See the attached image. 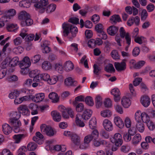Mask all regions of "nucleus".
Instances as JSON below:
<instances>
[{
	"label": "nucleus",
	"instance_id": "nucleus-13",
	"mask_svg": "<svg viewBox=\"0 0 155 155\" xmlns=\"http://www.w3.org/2000/svg\"><path fill=\"white\" fill-rule=\"evenodd\" d=\"M19 64L20 67L22 68H28L31 64L30 58L27 56L25 57Z\"/></svg>",
	"mask_w": 155,
	"mask_h": 155
},
{
	"label": "nucleus",
	"instance_id": "nucleus-40",
	"mask_svg": "<svg viewBox=\"0 0 155 155\" xmlns=\"http://www.w3.org/2000/svg\"><path fill=\"white\" fill-rule=\"evenodd\" d=\"M58 80V76L54 75L51 78L50 77V79L48 81V83L50 84H56Z\"/></svg>",
	"mask_w": 155,
	"mask_h": 155
},
{
	"label": "nucleus",
	"instance_id": "nucleus-50",
	"mask_svg": "<svg viewBox=\"0 0 155 155\" xmlns=\"http://www.w3.org/2000/svg\"><path fill=\"white\" fill-rule=\"evenodd\" d=\"M42 68L44 70H48L51 69V66L48 61H45L42 64Z\"/></svg>",
	"mask_w": 155,
	"mask_h": 155
},
{
	"label": "nucleus",
	"instance_id": "nucleus-18",
	"mask_svg": "<svg viewBox=\"0 0 155 155\" xmlns=\"http://www.w3.org/2000/svg\"><path fill=\"white\" fill-rule=\"evenodd\" d=\"M118 30V28L114 25H111L107 29L108 33L110 35L114 36L117 33Z\"/></svg>",
	"mask_w": 155,
	"mask_h": 155
},
{
	"label": "nucleus",
	"instance_id": "nucleus-22",
	"mask_svg": "<svg viewBox=\"0 0 155 155\" xmlns=\"http://www.w3.org/2000/svg\"><path fill=\"white\" fill-rule=\"evenodd\" d=\"M92 113V110L90 109H87L83 112L81 117L84 120H88L91 116Z\"/></svg>",
	"mask_w": 155,
	"mask_h": 155
},
{
	"label": "nucleus",
	"instance_id": "nucleus-15",
	"mask_svg": "<svg viewBox=\"0 0 155 155\" xmlns=\"http://www.w3.org/2000/svg\"><path fill=\"white\" fill-rule=\"evenodd\" d=\"M140 21L139 17L136 16L135 18L132 17L128 19L127 23L128 26H130L133 25L134 23L136 25H138Z\"/></svg>",
	"mask_w": 155,
	"mask_h": 155
},
{
	"label": "nucleus",
	"instance_id": "nucleus-12",
	"mask_svg": "<svg viewBox=\"0 0 155 155\" xmlns=\"http://www.w3.org/2000/svg\"><path fill=\"white\" fill-rule=\"evenodd\" d=\"M103 125L105 130L108 131L113 130V127L111 122L109 120L105 119L103 122Z\"/></svg>",
	"mask_w": 155,
	"mask_h": 155
},
{
	"label": "nucleus",
	"instance_id": "nucleus-2",
	"mask_svg": "<svg viewBox=\"0 0 155 155\" xmlns=\"http://www.w3.org/2000/svg\"><path fill=\"white\" fill-rule=\"evenodd\" d=\"M142 120L147 124L149 129L151 131L154 130L155 128V124L150 119V117L148 114L145 112L142 114Z\"/></svg>",
	"mask_w": 155,
	"mask_h": 155
},
{
	"label": "nucleus",
	"instance_id": "nucleus-29",
	"mask_svg": "<svg viewBox=\"0 0 155 155\" xmlns=\"http://www.w3.org/2000/svg\"><path fill=\"white\" fill-rule=\"evenodd\" d=\"M17 26L16 24L10 23H8L6 25V29L9 31H15L17 30Z\"/></svg>",
	"mask_w": 155,
	"mask_h": 155
},
{
	"label": "nucleus",
	"instance_id": "nucleus-10",
	"mask_svg": "<svg viewBox=\"0 0 155 155\" xmlns=\"http://www.w3.org/2000/svg\"><path fill=\"white\" fill-rule=\"evenodd\" d=\"M50 79V75L47 73L38 74V76L35 78V81L36 82L42 81H47Z\"/></svg>",
	"mask_w": 155,
	"mask_h": 155
},
{
	"label": "nucleus",
	"instance_id": "nucleus-1",
	"mask_svg": "<svg viewBox=\"0 0 155 155\" xmlns=\"http://www.w3.org/2000/svg\"><path fill=\"white\" fill-rule=\"evenodd\" d=\"M62 28L63 29V36L64 37L68 36L70 32L71 34L72 37H68L69 41L72 40L73 38L76 36L78 32V29L75 26L64 23L62 25Z\"/></svg>",
	"mask_w": 155,
	"mask_h": 155
},
{
	"label": "nucleus",
	"instance_id": "nucleus-11",
	"mask_svg": "<svg viewBox=\"0 0 155 155\" xmlns=\"http://www.w3.org/2000/svg\"><path fill=\"white\" fill-rule=\"evenodd\" d=\"M62 117L65 118H68L69 117V115L71 118H73L74 117V112L71 108H68L65 109L61 110Z\"/></svg>",
	"mask_w": 155,
	"mask_h": 155
},
{
	"label": "nucleus",
	"instance_id": "nucleus-19",
	"mask_svg": "<svg viewBox=\"0 0 155 155\" xmlns=\"http://www.w3.org/2000/svg\"><path fill=\"white\" fill-rule=\"evenodd\" d=\"M64 83L68 86H75L77 85V82L71 77H69L65 79Z\"/></svg>",
	"mask_w": 155,
	"mask_h": 155
},
{
	"label": "nucleus",
	"instance_id": "nucleus-48",
	"mask_svg": "<svg viewBox=\"0 0 155 155\" xmlns=\"http://www.w3.org/2000/svg\"><path fill=\"white\" fill-rule=\"evenodd\" d=\"M143 112L141 113L140 111H137L135 114V120L137 122L139 121H141V120H142V114Z\"/></svg>",
	"mask_w": 155,
	"mask_h": 155
},
{
	"label": "nucleus",
	"instance_id": "nucleus-21",
	"mask_svg": "<svg viewBox=\"0 0 155 155\" xmlns=\"http://www.w3.org/2000/svg\"><path fill=\"white\" fill-rule=\"evenodd\" d=\"M2 131L4 134L8 135L11 133L12 131V129L8 124L5 123L2 125Z\"/></svg>",
	"mask_w": 155,
	"mask_h": 155
},
{
	"label": "nucleus",
	"instance_id": "nucleus-56",
	"mask_svg": "<svg viewBox=\"0 0 155 155\" xmlns=\"http://www.w3.org/2000/svg\"><path fill=\"white\" fill-rule=\"evenodd\" d=\"M95 29L97 33L104 31L103 26L102 24L100 23L96 25Z\"/></svg>",
	"mask_w": 155,
	"mask_h": 155
},
{
	"label": "nucleus",
	"instance_id": "nucleus-60",
	"mask_svg": "<svg viewBox=\"0 0 155 155\" xmlns=\"http://www.w3.org/2000/svg\"><path fill=\"white\" fill-rule=\"evenodd\" d=\"M79 19L76 17H72L69 19L68 21L72 24H77L79 23Z\"/></svg>",
	"mask_w": 155,
	"mask_h": 155
},
{
	"label": "nucleus",
	"instance_id": "nucleus-51",
	"mask_svg": "<svg viewBox=\"0 0 155 155\" xmlns=\"http://www.w3.org/2000/svg\"><path fill=\"white\" fill-rule=\"evenodd\" d=\"M101 116L104 117H110L111 114V113L109 110H106L102 111L101 113Z\"/></svg>",
	"mask_w": 155,
	"mask_h": 155
},
{
	"label": "nucleus",
	"instance_id": "nucleus-37",
	"mask_svg": "<svg viewBox=\"0 0 155 155\" xmlns=\"http://www.w3.org/2000/svg\"><path fill=\"white\" fill-rule=\"evenodd\" d=\"M56 5L54 4H50L46 8V12L50 13L54 12L56 9Z\"/></svg>",
	"mask_w": 155,
	"mask_h": 155
},
{
	"label": "nucleus",
	"instance_id": "nucleus-62",
	"mask_svg": "<svg viewBox=\"0 0 155 155\" xmlns=\"http://www.w3.org/2000/svg\"><path fill=\"white\" fill-rule=\"evenodd\" d=\"M147 13L146 9H143L141 12V20H144L147 16Z\"/></svg>",
	"mask_w": 155,
	"mask_h": 155
},
{
	"label": "nucleus",
	"instance_id": "nucleus-38",
	"mask_svg": "<svg viewBox=\"0 0 155 155\" xmlns=\"http://www.w3.org/2000/svg\"><path fill=\"white\" fill-rule=\"evenodd\" d=\"M136 127L140 132H143L144 130V126L143 123L142 121L137 122L136 124Z\"/></svg>",
	"mask_w": 155,
	"mask_h": 155
},
{
	"label": "nucleus",
	"instance_id": "nucleus-36",
	"mask_svg": "<svg viewBox=\"0 0 155 155\" xmlns=\"http://www.w3.org/2000/svg\"><path fill=\"white\" fill-rule=\"evenodd\" d=\"M89 127L92 129H95L96 127V118L93 117L90 120L89 124Z\"/></svg>",
	"mask_w": 155,
	"mask_h": 155
},
{
	"label": "nucleus",
	"instance_id": "nucleus-52",
	"mask_svg": "<svg viewBox=\"0 0 155 155\" xmlns=\"http://www.w3.org/2000/svg\"><path fill=\"white\" fill-rule=\"evenodd\" d=\"M130 150V147L128 145H124L120 148L121 151L124 153H127L129 152Z\"/></svg>",
	"mask_w": 155,
	"mask_h": 155
},
{
	"label": "nucleus",
	"instance_id": "nucleus-44",
	"mask_svg": "<svg viewBox=\"0 0 155 155\" xmlns=\"http://www.w3.org/2000/svg\"><path fill=\"white\" fill-rule=\"evenodd\" d=\"M41 56L39 54L35 55L31 58L32 62L34 64H36L38 62L41 60Z\"/></svg>",
	"mask_w": 155,
	"mask_h": 155
},
{
	"label": "nucleus",
	"instance_id": "nucleus-4",
	"mask_svg": "<svg viewBox=\"0 0 155 155\" xmlns=\"http://www.w3.org/2000/svg\"><path fill=\"white\" fill-rule=\"evenodd\" d=\"M40 128L42 134H45L49 136H53L54 134V130L51 126L42 124Z\"/></svg>",
	"mask_w": 155,
	"mask_h": 155
},
{
	"label": "nucleus",
	"instance_id": "nucleus-6",
	"mask_svg": "<svg viewBox=\"0 0 155 155\" xmlns=\"http://www.w3.org/2000/svg\"><path fill=\"white\" fill-rule=\"evenodd\" d=\"M111 142L117 146H121L123 143L121 135L119 133L115 134L110 139Z\"/></svg>",
	"mask_w": 155,
	"mask_h": 155
},
{
	"label": "nucleus",
	"instance_id": "nucleus-20",
	"mask_svg": "<svg viewBox=\"0 0 155 155\" xmlns=\"http://www.w3.org/2000/svg\"><path fill=\"white\" fill-rule=\"evenodd\" d=\"M64 67L65 70L68 72L73 70L74 68V65L71 61H68L64 63Z\"/></svg>",
	"mask_w": 155,
	"mask_h": 155
},
{
	"label": "nucleus",
	"instance_id": "nucleus-39",
	"mask_svg": "<svg viewBox=\"0 0 155 155\" xmlns=\"http://www.w3.org/2000/svg\"><path fill=\"white\" fill-rule=\"evenodd\" d=\"M79 114H77L76 116L75 122L77 125L81 127H83L85 126L84 123L79 119L78 116H80Z\"/></svg>",
	"mask_w": 155,
	"mask_h": 155
},
{
	"label": "nucleus",
	"instance_id": "nucleus-35",
	"mask_svg": "<svg viewBox=\"0 0 155 155\" xmlns=\"http://www.w3.org/2000/svg\"><path fill=\"white\" fill-rule=\"evenodd\" d=\"M25 135L24 134H18L15 135L13 136V138L15 140V143H19L22 138L25 137Z\"/></svg>",
	"mask_w": 155,
	"mask_h": 155
},
{
	"label": "nucleus",
	"instance_id": "nucleus-27",
	"mask_svg": "<svg viewBox=\"0 0 155 155\" xmlns=\"http://www.w3.org/2000/svg\"><path fill=\"white\" fill-rule=\"evenodd\" d=\"M51 114L55 121L58 122L61 120V116L59 112L56 111H53L51 112Z\"/></svg>",
	"mask_w": 155,
	"mask_h": 155
},
{
	"label": "nucleus",
	"instance_id": "nucleus-25",
	"mask_svg": "<svg viewBox=\"0 0 155 155\" xmlns=\"http://www.w3.org/2000/svg\"><path fill=\"white\" fill-rule=\"evenodd\" d=\"M121 103L124 108H127L130 106L131 103L129 98L124 97L121 99Z\"/></svg>",
	"mask_w": 155,
	"mask_h": 155
},
{
	"label": "nucleus",
	"instance_id": "nucleus-46",
	"mask_svg": "<svg viewBox=\"0 0 155 155\" xmlns=\"http://www.w3.org/2000/svg\"><path fill=\"white\" fill-rule=\"evenodd\" d=\"M93 72L94 74L98 75L101 74V68L97 64H95L93 66Z\"/></svg>",
	"mask_w": 155,
	"mask_h": 155
},
{
	"label": "nucleus",
	"instance_id": "nucleus-24",
	"mask_svg": "<svg viewBox=\"0 0 155 155\" xmlns=\"http://www.w3.org/2000/svg\"><path fill=\"white\" fill-rule=\"evenodd\" d=\"M33 23V21L30 18L29 15L25 20L22 21L21 22V25L22 26H28L31 25Z\"/></svg>",
	"mask_w": 155,
	"mask_h": 155
},
{
	"label": "nucleus",
	"instance_id": "nucleus-8",
	"mask_svg": "<svg viewBox=\"0 0 155 155\" xmlns=\"http://www.w3.org/2000/svg\"><path fill=\"white\" fill-rule=\"evenodd\" d=\"M48 4V0H41L38 3L35 4L34 6L37 8L41 9L42 12H45Z\"/></svg>",
	"mask_w": 155,
	"mask_h": 155
},
{
	"label": "nucleus",
	"instance_id": "nucleus-63",
	"mask_svg": "<svg viewBox=\"0 0 155 155\" xmlns=\"http://www.w3.org/2000/svg\"><path fill=\"white\" fill-rule=\"evenodd\" d=\"M115 110L118 113L121 114L123 113V110L122 107L119 105H116L114 106Z\"/></svg>",
	"mask_w": 155,
	"mask_h": 155
},
{
	"label": "nucleus",
	"instance_id": "nucleus-16",
	"mask_svg": "<svg viewBox=\"0 0 155 155\" xmlns=\"http://www.w3.org/2000/svg\"><path fill=\"white\" fill-rule=\"evenodd\" d=\"M111 93L114 96V99L115 101H118L120 99V93L118 89L115 88L111 90Z\"/></svg>",
	"mask_w": 155,
	"mask_h": 155
},
{
	"label": "nucleus",
	"instance_id": "nucleus-9",
	"mask_svg": "<svg viewBox=\"0 0 155 155\" xmlns=\"http://www.w3.org/2000/svg\"><path fill=\"white\" fill-rule=\"evenodd\" d=\"M3 46L1 52L5 56H9L12 51V48L10 47V44L9 42L6 43Z\"/></svg>",
	"mask_w": 155,
	"mask_h": 155
},
{
	"label": "nucleus",
	"instance_id": "nucleus-47",
	"mask_svg": "<svg viewBox=\"0 0 155 155\" xmlns=\"http://www.w3.org/2000/svg\"><path fill=\"white\" fill-rule=\"evenodd\" d=\"M85 102L86 103L90 106H92L94 104L93 99L92 97L90 96H87L85 98Z\"/></svg>",
	"mask_w": 155,
	"mask_h": 155
},
{
	"label": "nucleus",
	"instance_id": "nucleus-33",
	"mask_svg": "<svg viewBox=\"0 0 155 155\" xmlns=\"http://www.w3.org/2000/svg\"><path fill=\"white\" fill-rule=\"evenodd\" d=\"M72 141L76 145H78L80 143V138L79 136L75 134H74L71 137Z\"/></svg>",
	"mask_w": 155,
	"mask_h": 155
},
{
	"label": "nucleus",
	"instance_id": "nucleus-45",
	"mask_svg": "<svg viewBox=\"0 0 155 155\" xmlns=\"http://www.w3.org/2000/svg\"><path fill=\"white\" fill-rule=\"evenodd\" d=\"M37 144L33 142H30L27 145V148L29 150L33 151L37 147Z\"/></svg>",
	"mask_w": 155,
	"mask_h": 155
},
{
	"label": "nucleus",
	"instance_id": "nucleus-58",
	"mask_svg": "<svg viewBox=\"0 0 155 155\" xmlns=\"http://www.w3.org/2000/svg\"><path fill=\"white\" fill-rule=\"evenodd\" d=\"M21 116V114L19 112H13L12 115V117L10 119L19 120Z\"/></svg>",
	"mask_w": 155,
	"mask_h": 155
},
{
	"label": "nucleus",
	"instance_id": "nucleus-14",
	"mask_svg": "<svg viewBox=\"0 0 155 155\" xmlns=\"http://www.w3.org/2000/svg\"><path fill=\"white\" fill-rule=\"evenodd\" d=\"M18 110L20 114L23 115L28 116L30 115V111L28 106L25 105H22L18 107Z\"/></svg>",
	"mask_w": 155,
	"mask_h": 155
},
{
	"label": "nucleus",
	"instance_id": "nucleus-41",
	"mask_svg": "<svg viewBox=\"0 0 155 155\" xmlns=\"http://www.w3.org/2000/svg\"><path fill=\"white\" fill-rule=\"evenodd\" d=\"M55 70L58 73L62 74L63 73L64 70L63 68V65L61 63H57L55 64Z\"/></svg>",
	"mask_w": 155,
	"mask_h": 155
},
{
	"label": "nucleus",
	"instance_id": "nucleus-64",
	"mask_svg": "<svg viewBox=\"0 0 155 155\" xmlns=\"http://www.w3.org/2000/svg\"><path fill=\"white\" fill-rule=\"evenodd\" d=\"M22 39L20 37H18L14 40V43L15 45H18L21 44Z\"/></svg>",
	"mask_w": 155,
	"mask_h": 155
},
{
	"label": "nucleus",
	"instance_id": "nucleus-26",
	"mask_svg": "<svg viewBox=\"0 0 155 155\" xmlns=\"http://www.w3.org/2000/svg\"><path fill=\"white\" fill-rule=\"evenodd\" d=\"M150 102V98L147 96H143L141 99V103L145 107H147L149 105Z\"/></svg>",
	"mask_w": 155,
	"mask_h": 155
},
{
	"label": "nucleus",
	"instance_id": "nucleus-17",
	"mask_svg": "<svg viewBox=\"0 0 155 155\" xmlns=\"http://www.w3.org/2000/svg\"><path fill=\"white\" fill-rule=\"evenodd\" d=\"M74 106L75 107V110L78 112H81L85 110L84 104L81 103H78L76 102H73Z\"/></svg>",
	"mask_w": 155,
	"mask_h": 155
},
{
	"label": "nucleus",
	"instance_id": "nucleus-61",
	"mask_svg": "<svg viewBox=\"0 0 155 155\" xmlns=\"http://www.w3.org/2000/svg\"><path fill=\"white\" fill-rule=\"evenodd\" d=\"M18 80V77L15 75H13L8 77L7 78V80L9 82L16 81Z\"/></svg>",
	"mask_w": 155,
	"mask_h": 155
},
{
	"label": "nucleus",
	"instance_id": "nucleus-28",
	"mask_svg": "<svg viewBox=\"0 0 155 155\" xmlns=\"http://www.w3.org/2000/svg\"><path fill=\"white\" fill-rule=\"evenodd\" d=\"M49 97L54 103H57L59 101V97L57 94L55 92L50 93L49 95Z\"/></svg>",
	"mask_w": 155,
	"mask_h": 155
},
{
	"label": "nucleus",
	"instance_id": "nucleus-43",
	"mask_svg": "<svg viewBox=\"0 0 155 155\" xmlns=\"http://www.w3.org/2000/svg\"><path fill=\"white\" fill-rule=\"evenodd\" d=\"M90 7L87 5L85 6L84 9H82L79 11V13L83 16H85Z\"/></svg>",
	"mask_w": 155,
	"mask_h": 155
},
{
	"label": "nucleus",
	"instance_id": "nucleus-59",
	"mask_svg": "<svg viewBox=\"0 0 155 155\" xmlns=\"http://www.w3.org/2000/svg\"><path fill=\"white\" fill-rule=\"evenodd\" d=\"M100 135L101 136L104 138L107 139L109 137L108 133L106 130H101L100 133Z\"/></svg>",
	"mask_w": 155,
	"mask_h": 155
},
{
	"label": "nucleus",
	"instance_id": "nucleus-34",
	"mask_svg": "<svg viewBox=\"0 0 155 155\" xmlns=\"http://www.w3.org/2000/svg\"><path fill=\"white\" fill-rule=\"evenodd\" d=\"M45 95L43 93H40L36 94L35 95V99L34 100L36 103L42 101L44 98Z\"/></svg>",
	"mask_w": 155,
	"mask_h": 155
},
{
	"label": "nucleus",
	"instance_id": "nucleus-7",
	"mask_svg": "<svg viewBox=\"0 0 155 155\" xmlns=\"http://www.w3.org/2000/svg\"><path fill=\"white\" fill-rule=\"evenodd\" d=\"M127 61V59H124L120 63L115 62L114 65L116 70L118 71H124L126 68Z\"/></svg>",
	"mask_w": 155,
	"mask_h": 155
},
{
	"label": "nucleus",
	"instance_id": "nucleus-54",
	"mask_svg": "<svg viewBox=\"0 0 155 155\" xmlns=\"http://www.w3.org/2000/svg\"><path fill=\"white\" fill-rule=\"evenodd\" d=\"M16 12L15 10L14 9H10L7 11L6 15L8 17H13L16 14Z\"/></svg>",
	"mask_w": 155,
	"mask_h": 155
},
{
	"label": "nucleus",
	"instance_id": "nucleus-3",
	"mask_svg": "<svg viewBox=\"0 0 155 155\" xmlns=\"http://www.w3.org/2000/svg\"><path fill=\"white\" fill-rule=\"evenodd\" d=\"M19 58L18 57H15L12 59L9 56L7 57L5 61L2 63V66H3V68H6V65L8 63L10 64L12 67H14L16 66L18 63Z\"/></svg>",
	"mask_w": 155,
	"mask_h": 155
},
{
	"label": "nucleus",
	"instance_id": "nucleus-32",
	"mask_svg": "<svg viewBox=\"0 0 155 155\" xmlns=\"http://www.w3.org/2000/svg\"><path fill=\"white\" fill-rule=\"evenodd\" d=\"M111 23L114 25H115L118 22L121 21V19L118 15H114L111 17L110 19Z\"/></svg>",
	"mask_w": 155,
	"mask_h": 155
},
{
	"label": "nucleus",
	"instance_id": "nucleus-42",
	"mask_svg": "<svg viewBox=\"0 0 155 155\" xmlns=\"http://www.w3.org/2000/svg\"><path fill=\"white\" fill-rule=\"evenodd\" d=\"M141 139V136L140 134H136L133 137L132 140L133 143L136 144L139 143Z\"/></svg>",
	"mask_w": 155,
	"mask_h": 155
},
{
	"label": "nucleus",
	"instance_id": "nucleus-30",
	"mask_svg": "<svg viewBox=\"0 0 155 155\" xmlns=\"http://www.w3.org/2000/svg\"><path fill=\"white\" fill-rule=\"evenodd\" d=\"M29 14L26 11H22L19 14L18 16V19L22 21L25 20L26 18L29 16Z\"/></svg>",
	"mask_w": 155,
	"mask_h": 155
},
{
	"label": "nucleus",
	"instance_id": "nucleus-5",
	"mask_svg": "<svg viewBox=\"0 0 155 155\" xmlns=\"http://www.w3.org/2000/svg\"><path fill=\"white\" fill-rule=\"evenodd\" d=\"M99 135V132L96 129L94 130L91 134H88L85 136L84 138V141L85 143H89L93 140H95L98 138Z\"/></svg>",
	"mask_w": 155,
	"mask_h": 155
},
{
	"label": "nucleus",
	"instance_id": "nucleus-23",
	"mask_svg": "<svg viewBox=\"0 0 155 155\" xmlns=\"http://www.w3.org/2000/svg\"><path fill=\"white\" fill-rule=\"evenodd\" d=\"M114 122L116 125L120 128H122L124 127V123L120 117H115L114 119Z\"/></svg>",
	"mask_w": 155,
	"mask_h": 155
},
{
	"label": "nucleus",
	"instance_id": "nucleus-31",
	"mask_svg": "<svg viewBox=\"0 0 155 155\" xmlns=\"http://www.w3.org/2000/svg\"><path fill=\"white\" fill-rule=\"evenodd\" d=\"M9 124L12 127L20 126L21 123L19 120H15L14 119H10L9 122Z\"/></svg>",
	"mask_w": 155,
	"mask_h": 155
},
{
	"label": "nucleus",
	"instance_id": "nucleus-55",
	"mask_svg": "<svg viewBox=\"0 0 155 155\" xmlns=\"http://www.w3.org/2000/svg\"><path fill=\"white\" fill-rule=\"evenodd\" d=\"M97 34L100 38L104 40H106L107 38V37L106 33L103 31H102L99 32L97 33Z\"/></svg>",
	"mask_w": 155,
	"mask_h": 155
},
{
	"label": "nucleus",
	"instance_id": "nucleus-57",
	"mask_svg": "<svg viewBox=\"0 0 155 155\" xmlns=\"http://www.w3.org/2000/svg\"><path fill=\"white\" fill-rule=\"evenodd\" d=\"M35 37V35L34 34H27L26 37L25 38V41H33Z\"/></svg>",
	"mask_w": 155,
	"mask_h": 155
},
{
	"label": "nucleus",
	"instance_id": "nucleus-53",
	"mask_svg": "<svg viewBox=\"0 0 155 155\" xmlns=\"http://www.w3.org/2000/svg\"><path fill=\"white\" fill-rule=\"evenodd\" d=\"M102 103V99L100 96H97L95 99V103L96 107L98 108L101 107Z\"/></svg>",
	"mask_w": 155,
	"mask_h": 155
},
{
	"label": "nucleus",
	"instance_id": "nucleus-49",
	"mask_svg": "<svg viewBox=\"0 0 155 155\" xmlns=\"http://www.w3.org/2000/svg\"><path fill=\"white\" fill-rule=\"evenodd\" d=\"M105 70L108 72H114L115 71L113 64H109L106 66L105 68Z\"/></svg>",
	"mask_w": 155,
	"mask_h": 155
}]
</instances>
